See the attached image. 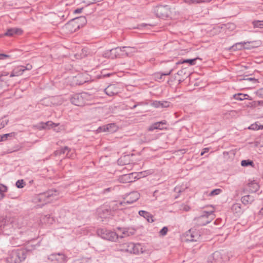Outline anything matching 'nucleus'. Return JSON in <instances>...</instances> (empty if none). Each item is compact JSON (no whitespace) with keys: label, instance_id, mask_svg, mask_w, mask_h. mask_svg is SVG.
Masks as SVG:
<instances>
[{"label":"nucleus","instance_id":"f704fd0d","mask_svg":"<svg viewBox=\"0 0 263 263\" xmlns=\"http://www.w3.org/2000/svg\"><path fill=\"white\" fill-rule=\"evenodd\" d=\"M254 28H263V20L262 21H254L252 23Z\"/></svg>","mask_w":263,"mask_h":263},{"label":"nucleus","instance_id":"338daca9","mask_svg":"<svg viewBox=\"0 0 263 263\" xmlns=\"http://www.w3.org/2000/svg\"><path fill=\"white\" fill-rule=\"evenodd\" d=\"M2 77H2V74H0V81H1V82L4 81V80L2 79Z\"/></svg>","mask_w":263,"mask_h":263},{"label":"nucleus","instance_id":"0e129e2a","mask_svg":"<svg viewBox=\"0 0 263 263\" xmlns=\"http://www.w3.org/2000/svg\"><path fill=\"white\" fill-rule=\"evenodd\" d=\"M136 104H138V105H141L144 104V103L143 102H140L137 103Z\"/></svg>","mask_w":263,"mask_h":263},{"label":"nucleus","instance_id":"39448f33","mask_svg":"<svg viewBox=\"0 0 263 263\" xmlns=\"http://www.w3.org/2000/svg\"><path fill=\"white\" fill-rule=\"evenodd\" d=\"M170 9L168 5H158L154 8L153 12L158 17L164 18L168 17Z\"/></svg>","mask_w":263,"mask_h":263},{"label":"nucleus","instance_id":"4be33fe9","mask_svg":"<svg viewBox=\"0 0 263 263\" xmlns=\"http://www.w3.org/2000/svg\"><path fill=\"white\" fill-rule=\"evenodd\" d=\"M233 98L239 101H242L246 99H248L249 100H251L250 97L247 94H244L241 93H238L235 94L233 96Z\"/></svg>","mask_w":263,"mask_h":263},{"label":"nucleus","instance_id":"c756f323","mask_svg":"<svg viewBox=\"0 0 263 263\" xmlns=\"http://www.w3.org/2000/svg\"><path fill=\"white\" fill-rule=\"evenodd\" d=\"M232 210L236 213H241L242 212L241 204L239 203H234L232 207Z\"/></svg>","mask_w":263,"mask_h":263},{"label":"nucleus","instance_id":"9b49d317","mask_svg":"<svg viewBox=\"0 0 263 263\" xmlns=\"http://www.w3.org/2000/svg\"><path fill=\"white\" fill-rule=\"evenodd\" d=\"M213 213V211L206 212L205 214L195 218L194 220L197 221L199 225L205 226L211 222V220L209 219L208 217L209 215L212 214Z\"/></svg>","mask_w":263,"mask_h":263},{"label":"nucleus","instance_id":"cd10ccee","mask_svg":"<svg viewBox=\"0 0 263 263\" xmlns=\"http://www.w3.org/2000/svg\"><path fill=\"white\" fill-rule=\"evenodd\" d=\"M163 129H164V127L163 126H162V125H161V123H160L159 122H155L154 124H153L152 125H151L148 127V131L152 132V131L154 130V129L162 130Z\"/></svg>","mask_w":263,"mask_h":263},{"label":"nucleus","instance_id":"69168bd1","mask_svg":"<svg viewBox=\"0 0 263 263\" xmlns=\"http://www.w3.org/2000/svg\"><path fill=\"white\" fill-rule=\"evenodd\" d=\"M137 106H138V104H135L133 107H132L131 109H134Z\"/></svg>","mask_w":263,"mask_h":263},{"label":"nucleus","instance_id":"c85d7f7f","mask_svg":"<svg viewBox=\"0 0 263 263\" xmlns=\"http://www.w3.org/2000/svg\"><path fill=\"white\" fill-rule=\"evenodd\" d=\"M247 42H240V43H237L233 46H232L231 47V49H232L233 50H241L243 48H244V45L245 44H246Z\"/></svg>","mask_w":263,"mask_h":263},{"label":"nucleus","instance_id":"b1692460","mask_svg":"<svg viewBox=\"0 0 263 263\" xmlns=\"http://www.w3.org/2000/svg\"><path fill=\"white\" fill-rule=\"evenodd\" d=\"M212 0H184V2L189 5H191L209 3Z\"/></svg>","mask_w":263,"mask_h":263},{"label":"nucleus","instance_id":"7c9ffc66","mask_svg":"<svg viewBox=\"0 0 263 263\" xmlns=\"http://www.w3.org/2000/svg\"><path fill=\"white\" fill-rule=\"evenodd\" d=\"M69 24V21L65 24V27L67 28L70 32H76L79 28H77V26L74 24H71L68 26Z\"/></svg>","mask_w":263,"mask_h":263},{"label":"nucleus","instance_id":"72a5a7b5","mask_svg":"<svg viewBox=\"0 0 263 263\" xmlns=\"http://www.w3.org/2000/svg\"><path fill=\"white\" fill-rule=\"evenodd\" d=\"M241 165L242 166L246 167L249 165L254 166V162L250 160H243L241 161Z\"/></svg>","mask_w":263,"mask_h":263},{"label":"nucleus","instance_id":"4d7b16f0","mask_svg":"<svg viewBox=\"0 0 263 263\" xmlns=\"http://www.w3.org/2000/svg\"><path fill=\"white\" fill-rule=\"evenodd\" d=\"M159 122H160V123H161V125H162V126H163V125H164L166 124V121L165 120L160 121Z\"/></svg>","mask_w":263,"mask_h":263},{"label":"nucleus","instance_id":"58836bf2","mask_svg":"<svg viewBox=\"0 0 263 263\" xmlns=\"http://www.w3.org/2000/svg\"><path fill=\"white\" fill-rule=\"evenodd\" d=\"M9 120L6 118L0 119V129L4 128L8 123Z\"/></svg>","mask_w":263,"mask_h":263},{"label":"nucleus","instance_id":"e2e57ef3","mask_svg":"<svg viewBox=\"0 0 263 263\" xmlns=\"http://www.w3.org/2000/svg\"><path fill=\"white\" fill-rule=\"evenodd\" d=\"M5 197V194L0 195V201H1Z\"/></svg>","mask_w":263,"mask_h":263},{"label":"nucleus","instance_id":"f3484780","mask_svg":"<svg viewBox=\"0 0 263 263\" xmlns=\"http://www.w3.org/2000/svg\"><path fill=\"white\" fill-rule=\"evenodd\" d=\"M57 195V191H52L50 190L48 192L44 193L43 194H42L41 195V197H40V200H45V198H46V202L49 201V198L53 196H55Z\"/></svg>","mask_w":263,"mask_h":263},{"label":"nucleus","instance_id":"e433bc0d","mask_svg":"<svg viewBox=\"0 0 263 263\" xmlns=\"http://www.w3.org/2000/svg\"><path fill=\"white\" fill-rule=\"evenodd\" d=\"M242 80L244 81L251 82L253 84H256V83L258 82L257 79H256L254 78L248 77L247 76H245Z\"/></svg>","mask_w":263,"mask_h":263},{"label":"nucleus","instance_id":"f257e3e1","mask_svg":"<svg viewBox=\"0 0 263 263\" xmlns=\"http://www.w3.org/2000/svg\"><path fill=\"white\" fill-rule=\"evenodd\" d=\"M31 249L22 248L14 249L10 252L6 259L7 263H21L26 258V253Z\"/></svg>","mask_w":263,"mask_h":263},{"label":"nucleus","instance_id":"864d4df0","mask_svg":"<svg viewBox=\"0 0 263 263\" xmlns=\"http://www.w3.org/2000/svg\"><path fill=\"white\" fill-rule=\"evenodd\" d=\"M21 148V147L20 146H17L16 148L15 149H13L12 151H10L9 153H12L13 152H16L17 151L20 150Z\"/></svg>","mask_w":263,"mask_h":263},{"label":"nucleus","instance_id":"a19ab883","mask_svg":"<svg viewBox=\"0 0 263 263\" xmlns=\"http://www.w3.org/2000/svg\"><path fill=\"white\" fill-rule=\"evenodd\" d=\"M59 150L60 151L61 154L62 155L65 154L66 152H67L68 153L70 152L71 149L68 146H65L63 147H61Z\"/></svg>","mask_w":263,"mask_h":263},{"label":"nucleus","instance_id":"5fc2aeb1","mask_svg":"<svg viewBox=\"0 0 263 263\" xmlns=\"http://www.w3.org/2000/svg\"><path fill=\"white\" fill-rule=\"evenodd\" d=\"M112 189L111 187H108V188H106L104 190V193H106V192H110V191H111Z\"/></svg>","mask_w":263,"mask_h":263},{"label":"nucleus","instance_id":"c03bdc74","mask_svg":"<svg viewBox=\"0 0 263 263\" xmlns=\"http://www.w3.org/2000/svg\"><path fill=\"white\" fill-rule=\"evenodd\" d=\"M168 231V228L166 227H164L160 231V235L165 236L166 235Z\"/></svg>","mask_w":263,"mask_h":263},{"label":"nucleus","instance_id":"5701e85b","mask_svg":"<svg viewBox=\"0 0 263 263\" xmlns=\"http://www.w3.org/2000/svg\"><path fill=\"white\" fill-rule=\"evenodd\" d=\"M173 69H171L168 72H157L154 74V77L156 81H163V77L165 76H169L172 72Z\"/></svg>","mask_w":263,"mask_h":263},{"label":"nucleus","instance_id":"8fccbe9b","mask_svg":"<svg viewBox=\"0 0 263 263\" xmlns=\"http://www.w3.org/2000/svg\"><path fill=\"white\" fill-rule=\"evenodd\" d=\"M120 48H121V51H120L121 56L124 57L125 54L124 53V52H125V49H122V47H120Z\"/></svg>","mask_w":263,"mask_h":263},{"label":"nucleus","instance_id":"2eb2a0df","mask_svg":"<svg viewBox=\"0 0 263 263\" xmlns=\"http://www.w3.org/2000/svg\"><path fill=\"white\" fill-rule=\"evenodd\" d=\"M120 51L121 48L120 47H117L114 48L110 49L108 52L105 53V57L108 56V57L111 59H115L117 57H120Z\"/></svg>","mask_w":263,"mask_h":263},{"label":"nucleus","instance_id":"79ce46f5","mask_svg":"<svg viewBox=\"0 0 263 263\" xmlns=\"http://www.w3.org/2000/svg\"><path fill=\"white\" fill-rule=\"evenodd\" d=\"M248 128L249 129H251V130H258V129H260V126L258 125L257 123H253L252 124H251L249 127Z\"/></svg>","mask_w":263,"mask_h":263},{"label":"nucleus","instance_id":"a18cd8bd","mask_svg":"<svg viewBox=\"0 0 263 263\" xmlns=\"http://www.w3.org/2000/svg\"><path fill=\"white\" fill-rule=\"evenodd\" d=\"M256 94L259 97L263 98V87L258 89L256 91Z\"/></svg>","mask_w":263,"mask_h":263},{"label":"nucleus","instance_id":"0eeeda50","mask_svg":"<svg viewBox=\"0 0 263 263\" xmlns=\"http://www.w3.org/2000/svg\"><path fill=\"white\" fill-rule=\"evenodd\" d=\"M128 196L129 197L126 200L120 201L116 204L118 208L136 202L140 198V194L137 192H133L129 194Z\"/></svg>","mask_w":263,"mask_h":263},{"label":"nucleus","instance_id":"9d476101","mask_svg":"<svg viewBox=\"0 0 263 263\" xmlns=\"http://www.w3.org/2000/svg\"><path fill=\"white\" fill-rule=\"evenodd\" d=\"M104 92L108 96H113L120 92V88L118 84H110L104 89Z\"/></svg>","mask_w":263,"mask_h":263},{"label":"nucleus","instance_id":"603ef678","mask_svg":"<svg viewBox=\"0 0 263 263\" xmlns=\"http://www.w3.org/2000/svg\"><path fill=\"white\" fill-rule=\"evenodd\" d=\"M54 154L55 156H60L61 155V153H60V151L59 149H58L57 151H55L54 152Z\"/></svg>","mask_w":263,"mask_h":263},{"label":"nucleus","instance_id":"09e8293b","mask_svg":"<svg viewBox=\"0 0 263 263\" xmlns=\"http://www.w3.org/2000/svg\"><path fill=\"white\" fill-rule=\"evenodd\" d=\"M9 55L4 54V53H0V60H4L6 58L8 57Z\"/></svg>","mask_w":263,"mask_h":263},{"label":"nucleus","instance_id":"13d9d810","mask_svg":"<svg viewBox=\"0 0 263 263\" xmlns=\"http://www.w3.org/2000/svg\"><path fill=\"white\" fill-rule=\"evenodd\" d=\"M2 77L3 76H7L9 74V73L8 72H6V71H4L2 73Z\"/></svg>","mask_w":263,"mask_h":263},{"label":"nucleus","instance_id":"680f3d73","mask_svg":"<svg viewBox=\"0 0 263 263\" xmlns=\"http://www.w3.org/2000/svg\"><path fill=\"white\" fill-rule=\"evenodd\" d=\"M259 215L263 216V208H261L260 210L259 211Z\"/></svg>","mask_w":263,"mask_h":263},{"label":"nucleus","instance_id":"052dcab7","mask_svg":"<svg viewBox=\"0 0 263 263\" xmlns=\"http://www.w3.org/2000/svg\"><path fill=\"white\" fill-rule=\"evenodd\" d=\"M86 82V81H80L79 82H78L77 84H79V85H82L84 83Z\"/></svg>","mask_w":263,"mask_h":263},{"label":"nucleus","instance_id":"473e14b6","mask_svg":"<svg viewBox=\"0 0 263 263\" xmlns=\"http://www.w3.org/2000/svg\"><path fill=\"white\" fill-rule=\"evenodd\" d=\"M134 173H131V174H126V175H123L122 178H121V180L123 181V182H132L133 181L131 180V176L133 177V176H134Z\"/></svg>","mask_w":263,"mask_h":263},{"label":"nucleus","instance_id":"dca6fc26","mask_svg":"<svg viewBox=\"0 0 263 263\" xmlns=\"http://www.w3.org/2000/svg\"><path fill=\"white\" fill-rule=\"evenodd\" d=\"M23 31L22 29L19 28H11L7 29V31L5 33V35L12 36L15 35H21L23 33Z\"/></svg>","mask_w":263,"mask_h":263},{"label":"nucleus","instance_id":"2f4dec72","mask_svg":"<svg viewBox=\"0 0 263 263\" xmlns=\"http://www.w3.org/2000/svg\"><path fill=\"white\" fill-rule=\"evenodd\" d=\"M16 134L14 132H12L8 134H4L1 135L2 137L3 141L6 140L8 139H11L12 138L16 136Z\"/></svg>","mask_w":263,"mask_h":263},{"label":"nucleus","instance_id":"1a4fd4ad","mask_svg":"<svg viewBox=\"0 0 263 263\" xmlns=\"http://www.w3.org/2000/svg\"><path fill=\"white\" fill-rule=\"evenodd\" d=\"M48 259L53 263H65L66 261V257L63 253H54L48 257Z\"/></svg>","mask_w":263,"mask_h":263},{"label":"nucleus","instance_id":"bf43d9fd","mask_svg":"<svg viewBox=\"0 0 263 263\" xmlns=\"http://www.w3.org/2000/svg\"><path fill=\"white\" fill-rule=\"evenodd\" d=\"M183 209L184 210L187 211L190 209V208L189 206H185Z\"/></svg>","mask_w":263,"mask_h":263},{"label":"nucleus","instance_id":"ddd939ff","mask_svg":"<svg viewBox=\"0 0 263 263\" xmlns=\"http://www.w3.org/2000/svg\"><path fill=\"white\" fill-rule=\"evenodd\" d=\"M116 130V126L115 123H110L105 125L100 126L97 129V132L114 133Z\"/></svg>","mask_w":263,"mask_h":263},{"label":"nucleus","instance_id":"49530a36","mask_svg":"<svg viewBox=\"0 0 263 263\" xmlns=\"http://www.w3.org/2000/svg\"><path fill=\"white\" fill-rule=\"evenodd\" d=\"M84 9V8L82 7V8H77L76 9H75L74 11H73V13L74 14H78V13H81L83 10Z\"/></svg>","mask_w":263,"mask_h":263},{"label":"nucleus","instance_id":"6e6552de","mask_svg":"<svg viewBox=\"0 0 263 263\" xmlns=\"http://www.w3.org/2000/svg\"><path fill=\"white\" fill-rule=\"evenodd\" d=\"M187 241H197L200 237L199 232L195 229H191L185 234Z\"/></svg>","mask_w":263,"mask_h":263},{"label":"nucleus","instance_id":"c9c22d12","mask_svg":"<svg viewBox=\"0 0 263 263\" xmlns=\"http://www.w3.org/2000/svg\"><path fill=\"white\" fill-rule=\"evenodd\" d=\"M222 192V190L220 189H216L212 191L209 194V196H214L216 195H218L221 193Z\"/></svg>","mask_w":263,"mask_h":263},{"label":"nucleus","instance_id":"20e7f679","mask_svg":"<svg viewBox=\"0 0 263 263\" xmlns=\"http://www.w3.org/2000/svg\"><path fill=\"white\" fill-rule=\"evenodd\" d=\"M122 250L133 254L142 253V248L139 243L127 242L123 245Z\"/></svg>","mask_w":263,"mask_h":263},{"label":"nucleus","instance_id":"4c0bfd02","mask_svg":"<svg viewBox=\"0 0 263 263\" xmlns=\"http://www.w3.org/2000/svg\"><path fill=\"white\" fill-rule=\"evenodd\" d=\"M16 186L17 188L22 189L26 185L25 182L23 179L18 180L16 182Z\"/></svg>","mask_w":263,"mask_h":263},{"label":"nucleus","instance_id":"a211bd4d","mask_svg":"<svg viewBox=\"0 0 263 263\" xmlns=\"http://www.w3.org/2000/svg\"><path fill=\"white\" fill-rule=\"evenodd\" d=\"M25 70V66L20 65L15 67L11 72L10 77H13L21 75Z\"/></svg>","mask_w":263,"mask_h":263},{"label":"nucleus","instance_id":"774afa93","mask_svg":"<svg viewBox=\"0 0 263 263\" xmlns=\"http://www.w3.org/2000/svg\"><path fill=\"white\" fill-rule=\"evenodd\" d=\"M95 10H96V8H93L92 11L90 12V13H93V12L95 11Z\"/></svg>","mask_w":263,"mask_h":263},{"label":"nucleus","instance_id":"3c124183","mask_svg":"<svg viewBox=\"0 0 263 263\" xmlns=\"http://www.w3.org/2000/svg\"><path fill=\"white\" fill-rule=\"evenodd\" d=\"M25 70H30L32 68V65L30 64H27L26 66H25Z\"/></svg>","mask_w":263,"mask_h":263},{"label":"nucleus","instance_id":"7ed1b4c3","mask_svg":"<svg viewBox=\"0 0 263 263\" xmlns=\"http://www.w3.org/2000/svg\"><path fill=\"white\" fill-rule=\"evenodd\" d=\"M88 97V95L86 92L76 93L70 97V101L76 106H82L86 103Z\"/></svg>","mask_w":263,"mask_h":263},{"label":"nucleus","instance_id":"6ab92c4d","mask_svg":"<svg viewBox=\"0 0 263 263\" xmlns=\"http://www.w3.org/2000/svg\"><path fill=\"white\" fill-rule=\"evenodd\" d=\"M170 103L165 101H155L153 103V106L156 108H166L169 107Z\"/></svg>","mask_w":263,"mask_h":263},{"label":"nucleus","instance_id":"393cba45","mask_svg":"<svg viewBox=\"0 0 263 263\" xmlns=\"http://www.w3.org/2000/svg\"><path fill=\"white\" fill-rule=\"evenodd\" d=\"M254 200L253 196L248 195L244 196L241 197V201L242 203L245 205L251 204V203Z\"/></svg>","mask_w":263,"mask_h":263},{"label":"nucleus","instance_id":"ea45409f","mask_svg":"<svg viewBox=\"0 0 263 263\" xmlns=\"http://www.w3.org/2000/svg\"><path fill=\"white\" fill-rule=\"evenodd\" d=\"M8 190V187L6 185L0 184V195L5 194V192H7Z\"/></svg>","mask_w":263,"mask_h":263},{"label":"nucleus","instance_id":"4468645a","mask_svg":"<svg viewBox=\"0 0 263 263\" xmlns=\"http://www.w3.org/2000/svg\"><path fill=\"white\" fill-rule=\"evenodd\" d=\"M97 212L101 218H106L111 215V210L109 207L103 206L99 208Z\"/></svg>","mask_w":263,"mask_h":263},{"label":"nucleus","instance_id":"6e6d98bb","mask_svg":"<svg viewBox=\"0 0 263 263\" xmlns=\"http://www.w3.org/2000/svg\"><path fill=\"white\" fill-rule=\"evenodd\" d=\"M54 130L57 133L60 132L61 130V128L60 127H58L56 128L55 127L53 128Z\"/></svg>","mask_w":263,"mask_h":263},{"label":"nucleus","instance_id":"37998d69","mask_svg":"<svg viewBox=\"0 0 263 263\" xmlns=\"http://www.w3.org/2000/svg\"><path fill=\"white\" fill-rule=\"evenodd\" d=\"M111 75L110 73H107L105 70H102L101 72V74L99 76L100 78L109 77Z\"/></svg>","mask_w":263,"mask_h":263},{"label":"nucleus","instance_id":"a878e982","mask_svg":"<svg viewBox=\"0 0 263 263\" xmlns=\"http://www.w3.org/2000/svg\"><path fill=\"white\" fill-rule=\"evenodd\" d=\"M199 59V58H196L192 59H185V60H180L178 62L176 63L177 64H188L189 65H194L196 64V61Z\"/></svg>","mask_w":263,"mask_h":263},{"label":"nucleus","instance_id":"f03ea898","mask_svg":"<svg viewBox=\"0 0 263 263\" xmlns=\"http://www.w3.org/2000/svg\"><path fill=\"white\" fill-rule=\"evenodd\" d=\"M97 233L98 235L102 238L111 241H116L119 237L116 232L105 228L98 229Z\"/></svg>","mask_w":263,"mask_h":263},{"label":"nucleus","instance_id":"aec40b11","mask_svg":"<svg viewBox=\"0 0 263 263\" xmlns=\"http://www.w3.org/2000/svg\"><path fill=\"white\" fill-rule=\"evenodd\" d=\"M139 214L140 216L145 218L148 222H153L154 221L153 219V215L147 211L143 210L139 211Z\"/></svg>","mask_w":263,"mask_h":263},{"label":"nucleus","instance_id":"412c9836","mask_svg":"<svg viewBox=\"0 0 263 263\" xmlns=\"http://www.w3.org/2000/svg\"><path fill=\"white\" fill-rule=\"evenodd\" d=\"M42 125L41 128L43 129H50L51 128H54L58 126L59 123H54L51 121H48L46 122H41L40 123Z\"/></svg>","mask_w":263,"mask_h":263},{"label":"nucleus","instance_id":"423d86ee","mask_svg":"<svg viewBox=\"0 0 263 263\" xmlns=\"http://www.w3.org/2000/svg\"><path fill=\"white\" fill-rule=\"evenodd\" d=\"M212 257L215 262L222 263L229 260L228 252L224 250L216 251L212 254Z\"/></svg>","mask_w":263,"mask_h":263},{"label":"nucleus","instance_id":"bb28decb","mask_svg":"<svg viewBox=\"0 0 263 263\" xmlns=\"http://www.w3.org/2000/svg\"><path fill=\"white\" fill-rule=\"evenodd\" d=\"M122 49H125V52H124L125 56H130L133 53L136 51V48L130 46H123Z\"/></svg>","mask_w":263,"mask_h":263},{"label":"nucleus","instance_id":"de8ad7c7","mask_svg":"<svg viewBox=\"0 0 263 263\" xmlns=\"http://www.w3.org/2000/svg\"><path fill=\"white\" fill-rule=\"evenodd\" d=\"M209 148L208 147L203 148L200 154V155L203 156L205 153H208L209 151Z\"/></svg>","mask_w":263,"mask_h":263},{"label":"nucleus","instance_id":"f8f14e48","mask_svg":"<svg viewBox=\"0 0 263 263\" xmlns=\"http://www.w3.org/2000/svg\"><path fill=\"white\" fill-rule=\"evenodd\" d=\"M86 23L87 20L86 17L84 16H81L72 18L69 21V24L68 26L73 24L77 26V28H79L80 29L81 27L84 26Z\"/></svg>","mask_w":263,"mask_h":263}]
</instances>
